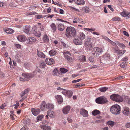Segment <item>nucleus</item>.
Returning <instances> with one entry per match:
<instances>
[{
  "instance_id": "obj_56",
  "label": "nucleus",
  "mask_w": 130,
  "mask_h": 130,
  "mask_svg": "<svg viewBox=\"0 0 130 130\" xmlns=\"http://www.w3.org/2000/svg\"><path fill=\"white\" fill-rule=\"evenodd\" d=\"M123 33L124 35H126L127 37H129V35L128 33L125 31H123Z\"/></svg>"
},
{
  "instance_id": "obj_5",
  "label": "nucleus",
  "mask_w": 130,
  "mask_h": 130,
  "mask_svg": "<svg viewBox=\"0 0 130 130\" xmlns=\"http://www.w3.org/2000/svg\"><path fill=\"white\" fill-rule=\"evenodd\" d=\"M96 103L102 104L106 103L107 100L106 98L104 96L100 97L97 98L95 100Z\"/></svg>"
},
{
  "instance_id": "obj_3",
  "label": "nucleus",
  "mask_w": 130,
  "mask_h": 130,
  "mask_svg": "<svg viewBox=\"0 0 130 130\" xmlns=\"http://www.w3.org/2000/svg\"><path fill=\"white\" fill-rule=\"evenodd\" d=\"M102 52V50L101 48L95 47L92 51L91 54L93 56H97L101 53Z\"/></svg>"
},
{
  "instance_id": "obj_39",
  "label": "nucleus",
  "mask_w": 130,
  "mask_h": 130,
  "mask_svg": "<svg viewBox=\"0 0 130 130\" xmlns=\"http://www.w3.org/2000/svg\"><path fill=\"white\" fill-rule=\"evenodd\" d=\"M79 18L78 17H75L73 18V22L74 23H76L79 22Z\"/></svg>"
},
{
  "instance_id": "obj_31",
  "label": "nucleus",
  "mask_w": 130,
  "mask_h": 130,
  "mask_svg": "<svg viewBox=\"0 0 130 130\" xmlns=\"http://www.w3.org/2000/svg\"><path fill=\"white\" fill-rule=\"evenodd\" d=\"M92 113L93 115L95 116L98 114H100V112L98 110L95 109L92 111Z\"/></svg>"
},
{
  "instance_id": "obj_47",
  "label": "nucleus",
  "mask_w": 130,
  "mask_h": 130,
  "mask_svg": "<svg viewBox=\"0 0 130 130\" xmlns=\"http://www.w3.org/2000/svg\"><path fill=\"white\" fill-rule=\"evenodd\" d=\"M58 71V70L57 69H55L53 71V75L54 76L57 75V72Z\"/></svg>"
},
{
  "instance_id": "obj_51",
  "label": "nucleus",
  "mask_w": 130,
  "mask_h": 130,
  "mask_svg": "<svg viewBox=\"0 0 130 130\" xmlns=\"http://www.w3.org/2000/svg\"><path fill=\"white\" fill-rule=\"evenodd\" d=\"M6 106V105L5 103H4L2 104V105L0 107V108L2 109H3L5 108V107Z\"/></svg>"
},
{
  "instance_id": "obj_55",
  "label": "nucleus",
  "mask_w": 130,
  "mask_h": 130,
  "mask_svg": "<svg viewBox=\"0 0 130 130\" xmlns=\"http://www.w3.org/2000/svg\"><path fill=\"white\" fill-rule=\"evenodd\" d=\"M46 66L45 63H42L40 65V67L42 68H44Z\"/></svg>"
},
{
  "instance_id": "obj_29",
  "label": "nucleus",
  "mask_w": 130,
  "mask_h": 130,
  "mask_svg": "<svg viewBox=\"0 0 130 130\" xmlns=\"http://www.w3.org/2000/svg\"><path fill=\"white\" fill-rule=\"evenodd\" d=\"M57 52L54 49L51 50L49 52V54L50 56H54L56 54Z\"/></svg>"
},
{
  "instance_id": "obj_36",
  "label": "nucleus",
  "mask_w": 130,
  "mask_h": 130,
  "mask_svg": "<svg viewBox=\"0 0 130 130\" xmlns=\"http://www.w3.org/2000/svg\"><path fill=\"white\" fill-rule=\"evenodd\" d=\"M127 13L128 12L127 11L123 10L122 12H121L120 13V14L123 17H127Z\"/></svg>"
},
{
  "instance_id": "obj_52",
  "label": "nucleus",
  "mask_w": 130,
  "mask_h": 130,
  "mask_svg": "<svg viewBox=\"0 0 130 130\" xmlns=\"http://www.w3.org/2000/svg\"><path fill=\"white\" fill-rule=\"evenodd\" d=\"M25 0H19V3L20 5L23 4Z\"/></svg>"
},
{
  "instance_id": "obj_42",
  "label": "nucleus",
  "mask_w": 130,
  "mask_h": 130,
  "mask_svg": "<svg viewBox=\"0 0 130 130\" xmlns=\"http://www.w3.org/2000/svg\"><path fill=\"white\" fill-rule=\"evenodd\" d=\"M60 72L62 73H65L67 72L68 70L66 69L63 68H61L60 69Z\"/></svg>"
},
{
  "instance_id": "obj_45",
  "label": "nucleus",
  "mask_w": 130,
  "mask_h": 130,
  "mask_svg": "<svg viewBox=\"0 0 130 130\" xmlns=\"http://www.w3.org/2000/svg\"><path fill=\"white\" fill-rule=\"evenodd\" d=\"M44 115H40L38 116L37 117V120L38 121L41 120L43 117Z\"/></svg>"
},
{
  "instance_id": "obj_1",
  "label": "nucleus",
  "mask_w": 130,
  "mask_h": 130,
  "mask_svg": "<svg viewBox=\"0 0 130 130\" xmlns=\"http://www.w3.org/2000/svg\"><path fill=\"white\" fill-rule=\"evenodd\" d=\"M76 34V31L74 27L70 26L66 28V35L68 37H73L75 36Z\"/></svg>"
},
{
  "instance_id": "obj_43",
  "label": "nucleus",
  "mask_w": 130,
  "mask_h": 130,
  "mask_svg": "<svg viewBox=\"0 0 130 130\" xmlns=\"http://www.w3.org/2000/svg\"><path fill=\"white\" fill-rule=\"evenodd\" d=\"M47 109H51L54 108V106L51 103H49L47 104Z\"/></svg>"
},
{
  "instance_id": "obj_34",
  "label": "nucleus",
  "mask_w": 130,
  "mask_h": 130,
  "mask_svg": "<svg viewBox=\"0 0 130 130\" xmlns=\"http://www.w3.org/2000/svg\"><path fill=\"white\" fill-rule=\"evenodd\" d=\"M79 60L81 61H86L85 57L84 55L80 56L79 57Z\"/></svg>"
},
{
  "instance_id": "obj_59",
  "label": "nucleus",
  "mask_w": 130,
  "mask_h": 130,
  "mask_svg": "<svg viewBox=\"0 0 130 130\" xmlns=\"http://www.w3.org/2000/svg\"><path fill=\"white\" fill-rule=\"evenodd\" d=\"M20 130H28V128L26 126H24Z\"/></svg>"
},
{
  "instance_id": "obj_11",
  "label": "nucleus",
  "mask_w": 130,
  "mask_h": 130,
  "mask_svg": "<svg viewBox=\"0 0 130 130\" xmlns=\"http://www.w3.org/2000/svg\"><path fill=\"white\" fill-rule=\"evenodd\" d=\"M80 112V114L84 117H88V111L84 109H81Z\"/></svg>"
},
{
  "instance_id": "obj_50",
  "label": "nucleus",
  "mask_w": 130,
  "mask_h": 130,
  "mask_svg": "<svg viewBox=\"0 0 130 130\" xmlns=\"http://www.w3.org/2000/svg\"><path fill=\"white\" fill-rule=\"evenodd\" d=\"M63 55H64V57H65V56H68L67 55H71L70 52L68 51H66L65 52H63Z\"/></svg>"
},
{
  "instance_id": "obj_58",
  "label": "nucleus",
  "mask_w": 130,
  "mask_h": 130,
  "mask_svg": "<svg viewBox=\"0 0 130 130\" xmlns=\"http://www.w3.org/2000/svg\"><path fill=\"white\" fill-rule=\"evenodd\" d=\"M128 58L127 57H125L124 58H122V60L124 61V62H125L128 60Z\"/></svg>"
},
{
  "instance_id": "obj_53",
  "label": "nucleus",
  "mask_w": 130,
  "mask_h": 130,
  "mask_svg": "<svg viewBox=\"0 0 130 130\" xmlns=\"http://www.w3.org/2000/svg\"><path fill=\"white\" fill-rule=\"evenodd\" d=\"M79 22L81 23L84 24L86 23V22L85 21H83V19H79Z\"/></svg>"
},
{
  "instance_id": "obj_41",
  "label": "nucleus",
  "mask_w": 130,
  "mask_h": 130,
  "mask_svg": "<svg viewBox=\"0 0 130 130\" xmlns=\"http://www.w3.org/2000/svg\"><path fill=\"white\" fill-rule=\"evenodd\" d=\"M38 27L40 28V29L41 31H43L44 30V27L43 25H41L40 23H38Z\"/></svg>"
},
{
  "instance_id": "obj_37",
  "label": "nucleus",
  "mask_w": 130,
  "mask_h": 130,
  "mask_svg": "<svg viewBox=\"0 0 130 130\" xmlns=\"http://www.w3.org/2000/svg\"><path fill=\"white\" fill-rule=\"evenodd\" d=\"M82 10L83 12L86 13H87L89 11V8L87 7H83L82 8Z\"/></svg>"
},
{
  "instance_id": "obj_35",
  "label": "nucleus",
  "mask_w": 130,
  "mask_h": 130,
  "mask_svg": "<svg viewBox=\"0 0 130 130\" xmlns=\"http://www.w3.org/2000/svg\"><path fill=\"white\" fill-rule=\"evenodd\" d=\"M107 123L108 125L112 127L114 125L115 122L113 121L110 120L108 121Z\"/></svg>"
},
{
  "instance_id": "obj_27",
  "label": "nucleus",
  "mask_w": 130,
  "mask_h": 130,
  "mask_svg": "<svg viewBox=\"0 0 130 130\" xmlns=\"http://www.w3.org/2000/svg\"><path fill=\"white\" fill-rule=\"evenodd\" d=\"M111 20L113 21L120 22L121 21V19L119 17L116 16L113 18L111 19Z\"/></svg>"
},
{
  "instance_id": "obj_2",
  "label": "nucleus",
  "mask_w": 130,
  "mask_h": 130,
  "mask_svg": "<svg viewBox=\"0 0 130 130\" xmlns=\"http://www.w3.org/2000/svg\"><path fill=\"white\" fill-rule=\"evenodd\" d=\"M110 110L111 112L113 114H119L120 111V107L118 105H114L111 107Z\"/></svg>"
},
{
  "instance_id": "obj_16",
  "label": "nucleus",
  "mask_w": 130,
  "mask_h": 130,
  "mask_svg": "<svg viewBox=\"0 0 130 130\" xmlns=\"http://www.w3.org/2000/svg\"><path fill=\"white\" fill-rule=\"evenodd\" d=\"M47 109V104L45 102L43 101L42 102L41 106V109L42 111H44L45 109Z\"/></svg>"
},
{
  "instance_id": "obj_26",
  "label": "nucleus",
  "mask_w": 130,
  "mask_h": 130,
  "mask_svg": "<svg viewBox=\"0 0 130 130\" xmlns=\"http://www.w3.org/2000/svg\"><path fill=\"white\" fill-rule=\"evenodd\" d=\"M47 114L50 117L53 118L54 116V112L51 110H49L47 112Z\"/></svg>"
},
{
  "instance_id": "obj_28",
  "label": "nucleus",
  "mask_w": 130,
  "mask_h": 130,
  "mask_svg": "<svg viewBox=\"0 0 130 130\" xmlns=\"http://www.w3.org/2000/svg\"><path fill=\"white\" fill-rule=\"evenodd\" d=\"M64 57L68 61L70 62H73V60L71 57L69 56H66V55Z\"/></svg>"
},
{
  "instance_id": "obj_9",
  "label": "nucleus",
  "mask_w": 130,
  "mask_h": 130,
  "mask_svg": "<svg viewBox=\"0 0 130 130\" xmlns=\"http://www.w3.org/2000/svg\"><path fill=\"white\" fill-rule=\"evenodd\" d=\"M122 113L125 115L130 116V109L127 107H124L123 108Z\"/></svg>"
},
{
  "instance_id": "obj_30",
  "label": "nucleus",
  "mask_w": 130,
  "mask_h": 130,
  "mask_svg": "<svg viewBox=\"0 0 130 130\" xmlns=\"http://www.w3.org/2000/svg\"><path fill=\"white\" fill-rule=\"evenodd\" d=\"M78 38L81 39V40L84 39L85 37V36L83 32H80Z\"/></svg>"
},
{
  "instance_id": "obj_49",
  "label": "nucleus",
  "mask_w": 130,
  "mask_h": 130,
  "mask_svg": "<svg viewBox=\"0 0 130 130\" xmlns=\"http://www.w3.org/2000/svg\"><path fill=\"white\" fill-rule=\"evenodd\" d=\"M98 67V66L97 65H92L89 67V69H93L96 68Z\"/></svg>"
},
{
  "instance_id": "obj_10",
  "label": "nucleus",
  "mask_w": 130,
  "mask_h": 130,
  "mask_svg": "<svg viewBox=\"0 0 130 130\" xmlns=\"http://www.w3.org/2000/svg\"><path fill=\"white\" fill-rule=\"evenodd\" d=\"M18 40L21 42H23L27 40L26 36L23 35H20L17 37Z\"/></svg>"
},
{
  "instance_id": "obj_13",
  "label": "nucleus",
  "mask_w": 130,
  "mask_h": 130,
  "mask_svg": "<svg viewBox=\"0 0 130 130\" xmlns=\"http://www.w3.org/2000/svg\"><path fill=\"white\" fill-rule=\"evenodd\" d=\"M31 111L32 113L35 116H37L39 114L40 110L39 109H35L32 108L31 109Z\"/></svg>"
},
{
  "instance_id": "obj_32",
  "label": "nucleus",
  "mask_w": 130,
  "mask_h": 130,
  "mask_svg": "<svg viewBox=\"0 0 130 130\" xmlns=\"http://www.w3.org/2000/svg\"><path fill=\"white\" fill-rule=\"evenodd\" d=\"M108 89V87H105L100 88L99 90L101 92H103L106 91Z\"/></svg>"
},
{
  "instance_id": "obj_12",
  "label": "nucleus",
  "mask_w": 130,
  "mask_h": 130,
  "mask_svg": "<svg viewBox=\"0 0 130 130\" xmlns=\"http://www.w3.org/2000/svg\"><path fill=\"white\" fill-rule=\"evenodd\" d=\"M46 63L48 65H51L54 64L55 61L52 58H46L45 60Z\"/></svg>"
},
{
  "instance_id": "obj_19",
  "label": "nucleus",
  "mask_w": 130,
  "mask_h": 130,
  "mask_svg": "<svg viewBox=\"0 0 130 130\" xmlns=\"http://www.w3.org/2000/svg\"><path fill=\"white\" fill-rule=\"evenodd\" d=\"M40 127L43 130H51V127L44 125H40Z\"/></svg>"
},
{
  "instance_id": "obj_22",
  "label": "nucleus",
  "mask_w": 130,
  "mask_h": 130,
  "mask_svg": "<svg viewBox=\"0 0 130 130\" xmlns=\"http://www.w3.org/2000/svg\"><path fill=\"white\" fill-rule=\"evenodd\" d=\"M113 45L114 46V47H113V50L114 52L116 53H118V51L119 50V48L118 46L116 45V44L113 42L112 41Z\"/></svg>"
},
{
  "instance_id": "obj_57",
  "label": "nucleus",
  "mask_w": 130,
  "mask_h": 130,
  "mask_svg": "<svg viewBox=\"0 0 130 130\" xmlns=\"http://www.w3.org/2000/svg\"><path fill=\"white\" fill-rule=\"evenodd\" d=\"M108 7L109 8L110 10L112 11H114V10L113 8L112 7L111 5H109L108 6Z\"/></svg>"
},
{
  "instance_id": "obj_18",
  "label": "nucleus",
  "mask_w": 130,
  "mask_h": 130,
  "mask_svg": "<svg viewBox=\"0 0 130 130\" xmlns=\"http://www.w3.org/2000/svg\"><path fill=\"white\" fill-rule=\"evenodd\" d=\"M74 1L76 4L81 5H83L85 3L84 0H74Z\"/></svg>"
},
{
  "instance_id": "obj_6",
  "label": "nucleus",
  "mask_w": 130,
  "mask_h": 130,
  "mask_svg": "<svg viewBox=\"0 0 130 130\" xmlns=\"http://www.w3.org/2000/svg\"><path fill=\"white\" fill-rule=\"evenodd\" d=\"M85 41L84 45L85 47L88 49H90L92 47V43L91 41V38L86 39Z\"/></svg>"
},
{
  "instance_id": "obj_20",
  "label": "nucleus",
  "mask_w": 130,
  "mask_h": 130,
  "mask_svg": "<svg viewBox=\"0 0 130 130\" xmlns=\"http://www.w3.org/2000/svg\"><path fill=\"white\" fill-rule=\"evenodd\" d=\"M30 30V27L29 26L27 25L25 26L23 28V31L27 34L29 33Z\"/></svg>"
},
{
  "instance_id": "obj_64",
  "label": "nucleus",
  "mask_w": 130,
  "mask_h": 130,
  "mask_svg": "<svg viewBox=\"0 0 130 130\" xmlns=\"http://www.w3.org/2000/svg\"><path fill=\"white\" fill-rule=\"evenodd\" d=\"M67 119L69 123H71L72 121V120L70 118H68Z\"/></svg>"
},
{
  "instance_id": "obj_61",
  "label": "nucleus",
  "mask_w": 130,
  "mask_h": 130,
  "mask_svg": "<svg viewBox=\"0 0 130 130\" xmlns=\"http://www.w3.org/2000/svg\"><path fill=\"white\" fill-rule=\"evenodd\" d=\"M81 80V79H77L76 80L72 81V82L73 83H76V82H78L79 81H80Z\"/></svg>"
},
{
  "instance_id": "obj_7",
  "label": "nucleus",
  "mask_w": 130,
  "mask_h": 130,
  "mask_svg": "<svg viewBox=\"0 0 130 130\" xmlns=\"http://www.w3.org/2000/svg\"><path fill=\"white\" fill-rule=\"evenodd\" d=\"M22 75L25 78L26 81L29 80L34 76L33 74L28 73H23Z\"/></svg>"
},
{
  "instance_id": "obj_48",
  "label": "nucleus",
  "mask_w": 130,
  "mask_h": 130,
  "mask_svg": "<svg viewBox=\"0 0 130 130\" xmlns=\"http://www.w3.org/2000/svg\"><path fill=\"white\" fill-rule=\"evenodd\" d=\"M126 62H123L121 64L120 66L121 68H124L126 67Z\"/></svg>"
},
{
  "instance_id": "obj_54",
  "label": "nucleus",
  "mask_w": 130,
  "mask_h": 130,
  "mask_svg": "<svg viewBox=\"0 0 130 130\" xmlns=\"http://www.w3.org/2000/svg\"><path fill=\"white\" fill-rule=\"evenodd\" d=\"M125 126L127 128H130V122L127 123L125 124Z\"/></svg>"
},
{
  "instance_id": "obj_62",
  "label": "nucleus",
  "mask_w": 130,
  "mask_h": 130,
  "mask_svg": "<svg viewBox=\"0 0 130 130\" xmlns=\"http://www.w3.org/2000/svg\"><path fill=\"white\" fill-rule=\"evenodd\" d=\"M61 44L62 45L63 47H66V45L65 43L63 41L61 42Z\"/></svg>"
},
{
  "instance_id": "obj_33",
  "label": "nucleus",
  "mask_w": 130,
  "mask_h": 130,
  "mask_svg": "<svg viewBox=\"0 0 130 130\" xmlns=\"http://www.w3.org/2000/svg\"><path fill=\"white\" fill-rule=\"evenodd\" d=\"M43 40L45 42H48L49 41V39L48 36L46 35H44L43 38Z\"/></svg>"
},
{
  "instance_id": "obj_23",
  "label": "nucleus",
  "mask_w": 130,
  "mask_h": 130,
  "mask_svg": "<svg viewBox=\"0 0 130 130\" xmlns=\"http://www.w3.org/2000/svg\"><path fill=\"white\" fill-rule=\"evenodd\" d=\"M50 27L53 32H55L57 30V27L55 23H52L50 25Z\"/></svg>"
},
{
  "instance_id": "obj_14",
  "label": "nucleus",
  "mask_w": 130,
  "mask_h": 130,
  "mask_svg": "<svg viewBox=\"0 0 130 130\" xmlns=\"http://www.w3.org/2000/svg\"><path fill=\"white\" fill-rule=\"evenodd\" d=\"M74 43L76 45H80L82 43V41L79 38H76L74 41Z\"/></svg>"
},
{
  "instance_id": "obj_21",
  "label": "nucleus",
  "mask_w": 130,
  "mask_h": 130,
  "mask_svg": "<svg viewBox=\"0 0 130 130\" xmlns=\"http://www.w3.org/2000/svg\"><path fill=\"white\" fill-rule=\"evenodd\" d=\"M58 28L60 31H63L65 29V26L62 24H59L58 26Z\"/></svg>"
},
{
  "instance_id": "obj_17",
  "label": "nucleus",
  "mask_w": 130,
  "mask_h": 130,
  "mask_svg": "<svg viewBox=\"0 0 130 130\" xmlns=\"http://www.w3.org/2000/svg\"><path fill=\"white\" fill-rule=\"evenodd\" d=\"M56 98L59 104H60L63 101V98L61 95H57L56 96Z\"/></svg>"
},
{
  "instance_id": "obj_4",
  "label": "nucleus",
  "mask_w": 130,
  "mask_h": 130,
  "mask_svg": "<svg viewBox=\"0 0 130 130\" xmlns=\"http://www.w3.org/2000/svg\"><path fill=\"white\" fill-rule=\"evenodd\" d=\"M110 97L112 100L118 102H121L123 100L122 98L118 94H113L111 95Z\"/></svg>"
},
{
  "instance_id": "obj_63",
  "label": "nucleus",
  "mask_w": 130,
  "mask_h": 130,
  "mask_svg": "<svg viewBox=\"0 0 130 130\" xmlns=\"http://www.w3.org/2000/svg\"><path fill=\"white\" fill-rule=\"evenodd\" d=\"M89 61L91 62H93L94 61V59L93 58H92L91 57H90L89 58Z\"/></svg>"
},
{
  "instance_id": "obj_44",
  "label": "nucleus",
  "mask_w": 130,
  "mask_h": 130,
  "mask_svg": "<svg viewBox=\"0 0 130 130\" xmlns=\"http://www.w3.org/2000/svg\"><path fill=\"white\" fill-rule=\"evenodd\" d=\"M117 45L119 46L123 49L125 48V45L123 43H120L118 42L117 43Z\"/></svg>"
},
{
  "instance_id": "obj_60",
  "label": "nucleus",
  "mask_w": 130,
  "mask_h": 130,
  "mask_svg": "<svg viewBox=\"0 0 130 130\" xmlns=\"http://www.w3.org/2000/svg\"><path fill=\"white\" fill-rule=\"evenodd\" d=\"M29 89L27 88L25 89L24 91V93H25L26 94V93H28L29 92Z\"/></svg>"
},
{
  "instance_id": "obj_8",
  "label": "nucleus",
  "mask_w": 130,
  "mask_h": 130,
  "mask_svg": "<svg viewBox=\"0 0 130 130\" xmlns=\"http://www.w3.org/2000/svg\"><path fill=\"white\" fill-rule=\"evenodd\" d=\"M62 93L64 95L70 98L72 96L73 94V92L70 90H66L64 89L62 91Z\"/></svg>"
},
{
  "instance_id": "obj_15",
  "label": "nucleus",
  "mask_w": 130,
  "mask_h": 130,
  "mask_svg": "<svg viewBox=\"0 0 130 130\" xmlns=\"http://www.w3.org/2000/svg\"><path fill=\"white\" fill-rule=\"evenodd\" d=\"M70 106L68 105L66 106L63 109V112L64 114L68 113L70 109Z\"/></svg>"
},
{
  "instance_id": "obj_40",
  "label": "nucleus",
  "mask_w": 130,
  "mask_h": 130,
  "mask_svg": "<svg viewBox=\"0 0 130 130\" xmlns=\"http://www.w3.org/2000/svg\"><path fill=\"white\" fill-rule=\"evenodd\" d=\"M5 32L7 33L11 34L14 32V31L10 28H8L6 30Z\"/></svg>"
},
{
  "instance_id": "obj_24",
  "label": "nucleus",
  "mask_w": 130,
  "mask_h": 130,
  "mask_svg": "<svg viewBox=\"0 0 130 130\" xmlns=\"http://www.w3.org/2000/svg\"><path fill=\"white\" fill-rule=\"evenodd\" d=\"M37 54L39 57L44 58L45 57V55L42 52H39L38 50L37 51Z\"/></svg>"
},
{
  "instance_id": "obj_25",
  "label": "nucleus",
  "mask_w": 130,
  "mask_h": 130,
  "mask_svg": "<svg viewBox=\"0 0 130 130\" xmlns=\"http://www.w3.org/2000/svg\"><path fill=\"white\" fill-rule=\"evenodd\" d=\"M28 42L30 44H32L34 43L36 40V39L33 37H30L28 38Z\"/></svg>"
},
{
  "instance_id": "obj_46",
  "label": "nucleus",
  "mask_w": 130,
  "mask_h": 130,
  "mask_svg": "<svg viewBox=\"0 0 130 130\" xmlns=\"http://www.w3.org/2000/svg\"><path fill=\"white\" fill-rule=\"evenodd\" d=\"M125 50H121L118 51V53H117L121 55H122L125 52Z\"/></svg>"
},
{
  "instance_id": "obj_38",
  "label": "nucleus",
  "mask_w": 130,
  "mask_h": 130,
  "mask_svg": "<svg viewBox=\"0 0 130 130\" xmlns=\"http://www.w3.org/2000/svg\"><path fill=\"white\" fill-rule=\"evenodd\" d=\"M85 29L86 31L91 32V33L92 32V31H94L96 30L95 28L92 27L90 28H85Z\"/></svg>"
}]
</instances>
